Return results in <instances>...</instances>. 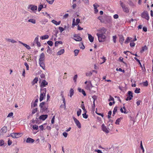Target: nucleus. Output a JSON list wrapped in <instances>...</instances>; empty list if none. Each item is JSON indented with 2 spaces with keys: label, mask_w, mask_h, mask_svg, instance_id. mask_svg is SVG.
<instances>
[{
  "label": "nucleus",
  "mask_w": 153,
  "mask_h": 153,
  "mask_svg": "<svg viewBox=\"0 0 153 153\" xmlns=\"http://www.w3.org/2000/svg\"><path fill=\"white\" fill-rule=\"evenodd\" d=\"M74 39L78 41H80L82 40V39L77 35L75 34L74 36Z\"/></svg>",
  "instance_id": "9b49d317"
},
{
  "label": "nucleus",
  "mask_w": 153,
  "mask_h": 153,
  "mask_svg": "<svg viewBox=\"0 0 153 153\" xmlns=\"http://www.w3.org/2000/svg\"><path fill=\"white\" fill-rule=\"evenodd\" d=\"M0 130L4 134L7 132V128L6 126H4Z\"/></svg>",
  "instance_id": "f3484780"
},
{
  "label": "nucleus",
  "mask_w": 153,
  "mask_h": 153,
  "mask_svg": "<svg viewBox=\"0 0 153 153\" xmlns=\"http://www.w3.org/2000/svg\"><path fill=\"white\" fill-rule=\"evenodd\" d=\"M116 39L117 37L116 36H113V40L114 43H115L116 42Z\"/></svg>",
  "instance_id": "5fc2aeb1"
},
{
  "label": "nucleus",
  "mask_w": 153,
  "mask_h": 153,
  "mask_svg": "<svg viewBox=\"0 0 153 153\" xmlns=\"http://www.w3.org/2000/svg\"><path fill=\"white\" fill-rule=\"evenodd\" d=\"M33 128L34 130H37L38 129V126L36 125H33Z\"/></svg>",
  "instance_id": "a19ab883"
},
{
  "label": "nucleus",
  "mask_w": 153,
  "mask_h": 153,
  "mask_svg": "<svg viewBox=\"0 0 153 153\" xmlns=\"http://www.w3.org/2000/svg\"><path fill=\"white\" fill-rule=\"evenodd\" d=\"M74 94V91L73 88H71L70 91V95L69 96L71 97Z\"/></svg>",
  "instance_id": "5701e85b"
},
{
  "label": "nucleus",
  "mask_w": 153,
  "mask_h": 153,
  "mask_svg": "<svg viewBox=\"0 0 153 153\" xmlns=\"http://www.w3.org/2000/svg\"><path fill=\"white\" fill-rule=\"evenodd\" d=\"M43 7V6L42 4H41L38 6V11L39 12L41 9Z\"/></svg>",
  "instance_id": "72a5a7b5"
},
{
  "label": "nucleus",
  "mask_w": 153,
  "mask_h": 153,
  "mask_svg": "<svg viewBox=\"0 0 153 153\" xmlns=\"http://www.w3.org/2000/svg\"><path fill=\"white\" fill-rule=\"evenodd\" d=\"M99 32L98 33H99L102 34H105V33L106 31V29L105 28L103 27L102 28H101L100 29L98 30Z\"/></svg>",
  "instance_id": "6e6552de"
},
{
  "label": "nucleus",
  "mask_w": 153,
  "mask_h": 153,
  "mask_svg": "<svg viewBox=\"0 0 153 153\" xmlns=\"http://www.w3.org/2000/svg\"><path fill=\"white\" fill-rule=\"evenodd\" d=\"M25 65L26 66L27 70H29V67L27 63L25 62Z\"/></svg>",
  "instance_id": "680f3d73"
},
{
  "label": "nucleus",
  "mask_w": 153,
  "mask_h": 153,
  "mask_svg": "<svg viewBox=\"0 0 153 153\" xmlns=\"http://www.w3.org/2000/svg\"><path fill=\"white\" fill-rule=\"evenodd\" d=\"M47 2L50 4H52L54 1V0H46Z\"/></svg>",
  "instance_id": "37998d69"
},
{
  "label": "nucleus",
  "mask_w": 153,
  "mask_h": 153,
  "mask_svg": "<svg viewBox=\"0 0 153 153\" xmlns=\"http://www.w3.org/2000/svg\"><path fill=\"white\" fill-rule=\"evenodd\" d=\"M88 84L87 86L88 87L89 89H90L92 87V85L91 83V81H89L88 82Z\"/></svg>",
  "instance_id": "7c9ffc66"
},
{
  "label": "nucleus",
  "mask_w": 153,
  "mask_h": 153,
  "mask_svg": "<svg viewBox=\"0 0 153 153\" xmlns=\"http://www.w3.org/2000/svg\"><path fill=\"white\" fill-rule=\"evenodd\" d=\"M112 114V111H108V118H109L111 117V116Z\"/></svg>",
  "instance_id": "8fccbe9b"
},
{
  "label": "nucleus",
  "mask_w": 153,
  "mask_h": 153,
  "mask_svg": "<svg viewBox=\"0 0 153 153\" xmlns=\"http://www.w3.org/2000/svg\"><path fill=\"white\" fill-rule=\"evenodd\" d=\"M48 117V115L47 114L42 115L39 116V119L42 120H44Z\"/></svg>",
  "instance_id": "ddd939ff"
},
{
  "label": "nucleus",
  "mask_w": 153,
  "mask_h": 153,
  "mask_svg": "<svg viewBox=\"0 0 153 153\" xmlns=\"http://www.w3.org/2000/svg\"><path fill=\"white\" fill-rule=\"evenodd\" d=\"M34 142V140L30 137H28L27 139L26 142L27 143H33Z\"/></svg>",
  "instance_id": "dca6fc26"
},
{
  "label": "nucleus",
  "mask_w": 153,
  "mask_h": 153,
  "mask_svg": "<svg viewBox=\"0 0 153 153\" xmlns=\"http://www.w3.org/2000/svg\"><path fill=\"white\" fill-rule=\"evenodd\" d=\"M40 66L44 69L45 70V66L43 61H39Z\"/></svg>",
  "instance_id": "6ab92c4d"
},
{
  "label": "nucleus",
  "mask_w": 153,
  "mask_h": 153,
  "mask_svg": "<svg viewBox=\"0 0 153 153\" xmlns=\"http://www.w3.org/2000/svg\"><path fill=\"white\" fill-rule=\"evenodd\" d=\"M141 17L147 20L149 19V16L148 13L146 11H144L141 15Z\"/></svg>",
  "instance_id": "20e7f679"
},
{
  "label": "nucleus",
  "mask_w": 153,
  "mask_h": 153,
  "mask_svg": "<svg viewBox=\"0 0 153 153\" xmlns=\"http://www.w3.org/2000/svg\"><path fill=\"white\" fill-rule=\"evenodd\" d=\"M118 107L117 106H115L114 109V110L113 111V112L114 114L115 113H116V112L117 111L118 108Z\"/></svg>",
  "instance_id": "de8ad7c7"
},
{
  "label": "nucleus",
  "mask_w": 153,
  "mask_h": 153,
  "mask_svg": "<svg viewBox=\"0 0 153 153\" xmlns=\"http://www.w3.org/2000/svg\"><path fill=\"white\" fill-rule=\"evenodd\" d=\"M93 6L94 7V10L95 13H97L98 12V10L97 9V8L99 7V6L97 4L95 3L93 5Z\"/></svg>",
  "instance_id": "f8f14e48"
},
{
  "label": "nucleus",
  "mask_w": 153,
  "mask_h": 153,
  "mask_svg": "<svg viewBox=\"0 0 153 153\" xmlns=\"http://www.w3.org/2000/svg\"><path fill=\"white\" fill-rule=\"evenodd\" d=\"M4 144V141L3 140H0V146H3Z\"/></svg>",
  "instance_id": "3c124183"
},
{
  "label": "nucleus",
  "mask_w": 153,
  "mask_h": 153,
  "mask_svg": "<svg viewBox=\"0 0 153 153\" xmlns=\"http://www.w3.org/2000/svg\"><path fill=\"white\" fill-rule=\"evenodd\" d=\"M102 129L104 132L106 133L109 132V131L107 129L106 127L105 126L104 124H102L101 126Z\"/></svg>",
  "instance_id": "1a4fd4ad"
},
{
  "label": "nucleus",
  "mask_w": 153,
  "mask_h": 153,
  "mask_svg": "<svg viewBox=\"0 0 153 153\" xmlns=\"http://www.w3.org/2000/svg\"><path fill=\"white\" fill-rule=\"evenodd\" d=\"M38 81V78H37V77H36L35 78V79H34V80L32 82V84L33 85L37 83Z\"/></svg>",
  "instance_id": "b1692460"
},
{
  "label": "nucleus",
  "mask_w": 153,
  "mask_h": 153,
  "mask_svg": "<svg viewBox=\"0 0 153 153\" xmlns=\"http://www.w3.org/2000/svg\"><path fill=\"white\" fill-rule=\"evenodd\" d=\"M148 82L147 81H146L143 82V85L145 86H147L148 85Z\"/></svg>",
  "instance_id": "bf43d9fd"
},
{
  "label": "nucleus",
  "mask_w": 153,
  "mask_h": 153,
  "mask_svg": "<svg viewBox=\"0 0 153 153\" xmlns=\"http://www.w3.org/2000/svg\"><path fill=\"white\" fill-rule=\"evenodd\" d=\"M82 103L83 104L84 103L83 102H82ZM81 107L82 109V110L84 111H86V109H85L84 105V104H82L81 105Z\"/></svg>",
  "instance_id": "e433bc0d"
},
{
  "label": "nucleus",
  "mask_w": 153,
  "mask_h": 153,
  "mask_svg": "<svg viewBox=\"0 0 153 153\" xmlns=\"http://www.w3.org/2000/svg\"><path fill=\"white\" fill-rule=\"evenodd\" d=\"M128 3L130 6H133L134 5V4L131 1H129Z\"/></svg>",
  "instance_id": "09e8293b"
},
{
  "label": "nucleus",
  "mask_w": 153,
  "mask_h": 153,
  "mask_svg": "<svg viewBox=\"0 0 153 153\" xmlns=\"http://www.w3.org/2000/svg\"><path fill=\"white\" fill-rule=\"evenodd\" d=\"M37 105V104L34 102V103H31V106L32 107H35Z\"/></svg>",
  "instance_id": "864d4df0"
},
{
  "label": "nucleus",
  "mask_w": 153,
  "mask_h": 153,
  "mask_svg": "<svg viewBox=\"0 0 153 153\" xmlns=\"http://www.w3.org/2000/svg\"><path fill=\"white\" fill-rule=\"evenodd\" d=\"M81 110L80 109H79V110L77 111V114L78 116H79L81 114Z\"/></svg>",
  "instance_id": "c9c22d12"
},
{
  "label": "nucleus",
  "mask_w": 153,
  "mask_h": 153,
  "mask_svg": "<svg viewBox=\"0 0 153 153\" xmlns=\"http://www.w3.org/2000/svg\"><path fill=\"white\" fill-rule=\"evenodd\" d=\"M79 50H75L74 51V53H75V56H76L78 54L79 52Z\"/></svg>",
  "instance_id": "a18cd8bd"
},
{
  "label": "nucleus",
  "mask_w": 153,
  "mask_h": 153,
  "mask_svg": "<svg viewBox=\"0 0 153 153\" xmlns=\"http://www.w3.org/2000/svg\"><path fill=\"white\" fill-rule=\"evenodd\" d=\"M99 42H103L105 41L106 37L104 34H102L101 33H97Z\"/></svg>",
  "instance_id": "f03ea898"
},
{
  "label": "nucleus",
  "mask_w": 153,
  "mask_h": 153,
  "mask_svg": "<svg viewBox=\"0 0 153 153\" xmlns=\"http://www.w3.org/2000/svg\"><path fill=\"white\" fill-rule=\"evenodd\" d=\"M43 111H47L48 109V107L45 106H44L41 109Z\"/></svg>",
  "instance_id": "ea45409f"
},
{
  "label": "nucleus",
  "mask_w": 153,
  "mask_h": 153,
  "mask_svg": "<svg viewBox=\"0 0 153 153\" xmlns=\"http://www.w3.org/2000/svg\"><path fill=\"white\" fill-rule=\"evenodd\" d=\"M88 38L89 40L91 42H92L94 41V38L91 34H88Z\"/></svg>",
  "instance_id": "aec40b11"
},
{
  "label": "nucleus",
  "mask_w": 153,
  "mask_h": 153,
  "mask_svg": "<svg viewBox=\"0 0 153 153\" xmlns=\"http://www.w3.org/2000/svg\"><path fill=\"white\" fill-rule=\"evenodd\" d=\"M69 16V15L68 13L65 14V15H64L63 16V18L64 19H66L68 18Z\"/></svg>",
  "instance_id": "338daca9"
},
{
  "label": "nucleus",
  "mask_w": 153,
  "mask_h": 153,
  "mask_svg": "<svg viewBox=\"0 0 153 153\" xmlns=\"http://www.w3.org/2000/svg\"><path fill=\"white\" fill-rule=\"evenodd\" d=\"M47 44L51 46H52L53 44V43L51 41H48L47 42Z\"/></svg>",
  "instance_id": "4c0bfd02"
},
{
  "label": "nucleus",
  "mask_w": 153,
  "mask_h": 153,
  "mask_svg": "<svg viewBox=\"0 0 153 153\" xmlns=\"http://www.w3.org/2000/svg\"><path fill=\"white\" fill-rule=\"evenodd\" d=\"M122 119V118H120L118 119H117V120H116L115 122V124H119V123L121 121V120Z\"/></svg>",
  "instance_id": "473e14b6"
},
{
  "label": "nucleus",
  "mask_w": 153,
  "mask_h": 153,
  "mask_svg": "<svg viewBox=\"0 0 153 153\" xmlns=\"http://www.w3.org/2000/svg\"><path fill=\"white\" fill-rule=\"evenodd\" d=\"M47 92L46 88H41L40 89L41 94L40 96L39 101L41 102L43 100L44 98H45L46 94Z\"/></svg>",
  "instance_id": "f257e3e1"
},
{
  "label": "nucleus",
  "mask_w": 153,
  "mask_h": 153,
  "mask_svg": "<svg viewBox=\"0 0 153 153\" xmlns=\"http://www.w3.org/2000/svg\"><path fill=\"white\" fill-rule=\"evenodd\" d=\"M77 75L76 74L74 75L73 78V80L75 82H76V79L77 78Z\"/></svg>",
  "instance_id": "c03bdc74"
},
{
  "label": "nucleus",
  "mask_w": 153,
  "mask_h": 153,
  "mask_svg": "<svg viewBox=\"0 0 153 153\" xmlns=\"http://www.w3.org/2000/svg\"><path fill=\"white\" fill-rule=\"evenodd\" d=\"M133 97H128L126 99V100L128 101V100H131L132 99Z\"/></svg>",
  "instance_id": "e2e57ef3"
},
{
  "label": "nucleus",
  "mask_w": 153,
  "mask_h": 153,
  "mask_svg": "<svg viewBox=\"0 0 153 153\" xmlns=\"http://www.w3.org/2000/svg\"><path fill=\"white\" fill-rule=\"evenodd\" d=\"M92 98L93 99V105L92 106V108H93L94 109L95 107V100L96 99V97L95 96H94L92 97Z\"/></svg>",
  "instance_id": "bb28decb"
},
{
  "label": "nucleus",
  "mask_w": 153,
  "mask_h": 153,
  "mask_svg": "<svg viewBox=\"0 0 153 153\" xmlns=\"http://www.w3.org/2000/svg\"><path fill=\"white\" fill-rule=\"evenodd\" d=\"M120 4L122 7L123 11L126 13H128L129 12V10L126 5L123 4L122 2L120 1Z\"/></svg>",
  "instance_id": "7ed1b4c3"
},
{
  "label": "nucleus",
  "mask_w": 153,
  "mask_h": 153,
  "mask_svg": "<svg viewBox=\"0 0 153 153\" xmlns=\"http://www.w3.org/2000/svg\"><path fill=\"white\" fill-rule=\"evenodd\" d=\"M93 72L91 71H89L85 73L86 76L87 77H90L92 74Z\"/></svg>",
  "instance_id": "a878e982"
},
{
  "label": "nucleus",
  "mask_w": 153,
  "mask_h": 153,
  "mask_svg": "<svg viewBox=\"0 0 153 153\" xmlns=\"http://www.w3.org/2000/svg\"><path fill=\"white\" fill-rule=\"evenodd\" d=\"M128 95L129 96L131 97H133L132 93L131 91H129L128 92Z\"/></svg>",
  "instance_id": "49530a36"
},
{
  "label": "nucleus",
  "mask_w": 153,
  "mask_h": 153,
  "mask_svg": "<svg viewBox=\"0 0 153 153\" xmlns=\"http://www.w3.org/2000/svg\"><path fill=\"white\" fill-rule=\"evenodd\" d=\"M45 54L43 53H42L40 55L39 61H43L45 59Z\"/></svg>",
  "instance_id": "4468645a"
},
{
  "label": "nucleus",
  "mask_w": 153,
  "mask_h": 153,
  "mask_svg": "<svg viewBox=\"0 0 153 153\" xmlns=\"http://www.w3.org/2000/svg\"><path fill=\"white\" fill-rule=\"evenodd\" d=\"M28 9L32 11L36 10L37 9V7L33 4H29L28 6Z\"/></svg>",
  "instance_id": "423d86ee"
},
{
  "label": "nucleus",
  "mask_w": 153,
  "mask_h": 153,
  "mask_svg": "<svg viewBox=\"0 0 153 153\" xmlns=\"http://www.w3.org/2000/svg\"><path fill=\"white\" fill-rule=\"evenodd\" d=\"M13 115V112H10L9 113L7 116V117H12Z\"/></svg>",
  "instance_id": "774afa93"
},
{
  "label": "nucleus",
  "mask_w": 153,
  "mask_h": 153,
  "mask_svg": "<svg viewBox=\"0 0 153 153\" xmlns=\"http://www.w3.org/2000/svg\"><path fill=\"white\" fill-rule=\"evenodd\" d=\"M19 43H21V44H22V45H23L24 46H25L27 49H30V46L27 45V44H25L22 42L19 41Z\"/></svg>",
  "instance_id": "a211bd4d"
},
{
  "label": "nucleus",
  "mask_w": 153,
  "mask_h": 153,
  "mask_svg": "<svg viewBox=\"0 0 153 153\" xmlns=\"http://www.w3.org/2000/svg\"><path fill=\"white\" fill-rule=\"evenodd\" d=\"M132 39V38L131 37H127V39H126V40L125 42V44H127L129 42H131V39Z\"/></svg>",
  "instance_id": "393cba45"
},
{
  "label": "nucleus",
  "mask_w": 153,
  "mask_h": 153,
  "mask_svg": "<svg viewBox=\"0 0 153 153\" xmlns=\"http://www.w3.org/2000/svg\"><path fill=\"white\" fill-rule=\"evenodd\" d=\"M28 21L29 22H31L33 24L36 23V20L34 19H29L28 20Z\"/></svg>",
  "instance_id": "cd10ccee"
},
{
  "label": "nucleus",
  "mask_w": 153,
  "mask_h": 153,
  "mask_svg": "<svg viewBox=\"0 0 153 153\" xmlns=\"http://www.w3.org/2000/svg\"><path fill=\"white\" fill-rule=\"evenodd\" d=\"M38 40L39 36H37V37L35 38V39L34 41V42H35V43H36L37 44V46L38 47H39L41 46V44L40 43V42H38Z\"/></svg>",
  "instance_id": "9d476101"
},
{
  "label": "nucleus",
  "mask_w": 153,
  "mask_h": 153,
  "mask_svg": "<svg viewBox=\"0 0 153 153\" xmlns=\"http://www.w3.org/2000/svg\"><path fill=\"white\" fill-rule=\"evenodd\" d=\"M49 38V36L48 35H45L41 37V39L42 40L46 39Z\"/></svg>",
  "instance_id": "c85d7f7f"
},
{
  "label": "nucleus",
  "mask_w": 153,
  "mask_h": 153,
  "mask_svg": "<svg viewBox=\"0 0 153 153\" xmlns=\"http://www.w3.org/2000/svg\"><path fill=\"white\" fill-rule=\"evenodd\" d=\"M140 88H136L134 91V92L136 93H140Z\"/></svg>",
  "instance_id": "603ef678"
},
{
  "label": "nucleus",
  "mask_w": 153,
  "mask_h": 153,
  "mask_svg": "<svg viewBox=\"0 0 153 153\" xmlns=\"http://www.w3.org/2000/svg\"><path fill=\"white\" fill-rule=\"evenodd\" d=\"M45 103V102H42L40 104L39 106L41 109L44 106V105Z\"/></svg>",
  "instance_id": "f704fd0d"
},
{
  "label": "nucleus",
  "mask_w": 153,
  "mask_h": 153,
  "mask_svg": "<svg viewBox=\"0 0 153 153\" xmlns=\"http://www.w3.org/2000/svg\"><path fill=\"white\" fill-rule=\"evenodd\" d=\"M116 70H117V71H118V70L119 71H121V72H122L123 73H124L125 72L124 70H122L121 68H119L118 69V68H117L116 69Z\"/></svg>",
  "instance_id": "0e129e2a"
},
{
  "label": "nucleus",
  "mask_w": 153,
  "mask_h": 153,
  "mask_svg": "<svg viewBox=\"0 0 153 153\" xmlns=\"http://www.w3.org/2000/svg\"><path fill=\"white\" fill-rule=\"evenodd\" d=\"M22 134L21 133H13L10 134V136L13 138H18L21 137Z\"/></svg>",
  "instance_id": "39448f33"
},
{
  "label": "nucleus",
  "mask_w": 153,
  "mask_h": 153,
  "mask_svg": "<svg viewBox=\"0 0 153 153\" xmlns=\"http://www.w3.org/2000/svg\"><path fill=\"white\" fill-rule=\"evenodd\" d=\"M73 118L77 127L79 128H81V125L79 121L74 117H73Z\"/></svg>",
  "instance_id": "0eeeda50"
},
{
  "label": "nucleus",
  "mask_w": 153,
  "mask_h": 153,
  "mask_svg": "<svg viewBox=\"0 0 153 153\" xmlns=\"http://www.w3.org/2000/svg\"><path fill=\"white\" fill-rule=\"evenodd\" d=\"M120 111L121 113H124L125 114H127L128 113V112H126V111H124L122 108H120Z\"/></svg>",
  "instance_id": "4d7b16f0"
},
{
  "label": "nucleus",
  "mask_w": 153,
  "mask_h": 153,
  "mask_svg": "<svg viewBox=\"0 0 153 153\" xmlns=\"http://www.w3.org/2000/svg\"><path fill=\"white\" fill-rule=\"evenodd\" d=\"M82 116L84 118L87 119L88 117V115H87L85 113L82 114Z\"/></svg>",
  "instance_id": "6e6d98bb"
},
{
  "label": "nucleus",
  "mask_w": 153,
  "mask_h": 153,
  "mask_svg": "<svg viewBox=\"0 0 153 153\" xmlns=\"http://www.w3.org/2000/svg\"><path fill=\"white\" fill-rule=\"evenodd\" d=\"M37 108H36L32 110V114H34L37 111Z\"/></svg>",
  "instance_id": "13d9d810"
},
{
  "label": "nucleus",
  "mask_w": 153,
  "mask_h": 153,
  "mask_svg": "<svg viewBox=\"0 0 153 153\" xmlns=\"http://www.w3.org/2000/svg\"><path fill=\"white\" fill-rule=\"evenodd\" d=\"M65 52V50L64 49H62L60 50L57 53V54L59 55H61L63 53Z\"/></svg>",
  "instance_id": "4be33fe9"
},
{
  "label": "nucleus",
  "mask_w": 153,
  "mask_h": 153,
  "mask_svg": "<svg viewBox=\"0 0 153 153\" xmlns=\"http://www.w3.org/2000/svg\"><path fill=\"white\" fill-rule=\"evenodd\" d=\"M114 99L113 97H112L111 96H110V98L108 100V101H114Z\"/></svg>",
  "instance_id": "69168bd1"
},
{
  "label": "nucleus",
  "mask_w": 153,
  "mask_h": 153,
  "mask_svg": "<svg viewBox=\"0 0 153 153\" xmlns=\"http://www.w3.org/2000/svg\"><path fill=\"white\" fill-rule=\"evenodd\" d=\"M59 29L61 33H62V31L64 30V29L62 27H59Z\"/></svg>",
  "instance_id": "052dcab7"
},
{
  "label": "nucleus",
  "mask_w": 153,
  "mask_h": 153,
  "mask_svg": "<svg viewBox=\"0 0 153 153\" xmlns=\"http://www.w3.org/2000/svg\"><path fill=\"white\" fill-rule=\"evenodd\" d=\"M147 49V48L146 46H145L144 47H143L142 48V49L141 51V53L143 52L145 50H146Z\"/></svg>",
  "instance_id": "58836bf2"
},
{
  "label": "nucleus",
  "mask_w": 153,
  "mask_h": 153,
  "mask_svg": "<svg viewBox=\"0 0 153 153\" xmlns=\"http://www.w3.org/2000/svg\"><path fill=\"white\" fill-rule=\"evenodd\" d=\"M48 83L45 80H43L42 81L40 86L41 88L45 87L46 85H47Z\"/></svg>",
  "instance_id": "2eb2a0df"
},
{
  "label": "nucleus",
  "mask_w": 153,
  "mask_h": 153,
  "mask_svg": "<svg viewBox=\"0 0 153 153\" xmlns=\"http://www.w3.org/2000/svg\"><path fill=\"white\" fill-rule=\"evenodd\" d=\"M62 41H56L55 43V46L57 47L59 44H62Z\"/></svg>",
  "instance_id": "c756f323"
},
{
  "label": "nucleus",
  "mask_w": 153,
  "mask_h": 153,
  "mask_svg": "<svg viewBox=\"0 0 153 153\" xmlns=\"http://www.w3.org/2000/svg\"><path fill=\"white\" fill-rule=\"evenodd\" d=\"M124 39V37L122 35H120V36L119 42H120L121 45H122Z\"/></svg>",
  "instance_id": "412c9836"
},
{
  "label": "nucleus",
  "mask_w": 153,
  "mask_h": 153,
  "mask_svg": "<svg viewBox=\"0 0 153 153\" xmlns=\"http://www.w3.org/2000/svg\"><path fill=\"white\" fill-rule=\"evenodd\" d=\"M135 43L133 42L132 40H131V42L130 44V46L131 47H134L135 45Z\"/></svg>",
  "instance_id": "79ce46f5"
},
{
  "label": "nucleus",
  "mask_w": 153,
  "mask_h": 153,
  "mask_svg": "<svg viewBox=\"0 0 153 153\" xmlns=\"http://www.w3.org/2000/svg\"><path fill=\"white\" fill-rule=\"evenodd\" d=\"M140 147L141 149L142 150L143 152L144 153V150L143 146L142 141H140Z\"/></svg>",
  "instance_id": "2f4dec72"
}]
</instances>
